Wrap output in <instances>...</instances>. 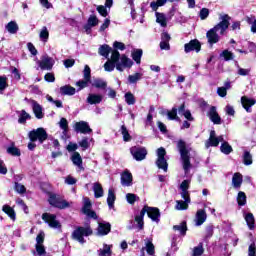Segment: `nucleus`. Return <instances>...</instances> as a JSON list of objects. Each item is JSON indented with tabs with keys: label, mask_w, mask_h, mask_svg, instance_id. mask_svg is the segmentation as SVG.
<instances>
[{
	"label": "nucleus",
	"mask_w": 256,
	"mask_h": 256,
	"mask_svg": "<svg viewBox=\"0 0 256 256\" xmlns=\"http://www.w3.org/2000/svg\"><path fill=\"white\" fill-rule=\"evenodd\" d=\"M139 197L133 193H128L126 194V201L127 203H129L130 205H134L135 201H138Z\"/></svg>",
	"instance_id": "6e6d98bb"
},
{
	"label": "nucleus",
	"mask_w": 256,
	"mask_h": 256,
	"mask_svg": "<svg viewBox=\"0 0 256 256\" xmlns=\"http://www.w3.org/2000/svg\"><path fill=\"white\" fill-rule=\"evenodd\" d=\"M111 231V224L99 223L98 224V235H108Z\"/></svg>",
	"instance_id": "c756f323"
},
{
	"label": "nucleus",
	"mask_w": 256,
	"mask_h": 256,
	"mask_svg": "<svg viewBox=\"0 0 256 256\" xmlns=\"http://www.w3.org/2000/svg\"><path fill=\"white\" fill-rule=\"evenodd\" d=\"M5 29L10 33V35H15L17 31H19V25L15 21H10L6 24Z\"/></svg>",
	"instance_id": "7c9ffc66"
},
{
	"label": "nucleus",
	"mask_w": 256,
	"mask_h": 256,
	"mask_svg": "<svg viewBox=\"0 0 256 256\" xmlns=\"http://www.w3.org/2000/svg\"><path fill=\"white\" fill-rule=\"evenodd\" d=\"M156 22L161 27H167V17L163 13L156 12Z\"/></svg>",
	"instance_id": "4c0bfd02"
},
{
	"label": "nucleus",
	"mask_w": 256,
	"mask_h": 256,
	"mask_svg": "<svg viewBox=\"0 0 256 256\" xmlns=\"http://www.w3.org/2000/svg\"><path fill=\"white\" fill-rule=\"evenodd\" d=\"M133 67V60H131L129 57L126 55L119 54L118 55V60L116 61V69L117 71H125V69H131Z\"/></svg>",
	"instance_id": "39448f33"
},
{
	"label": "nucleus",
	"mask_w": 256,
	"mask_h": 256,
	"mask_svg": "<svg viewBox=\"0 0 256 256\" xmlns=\"http://www.w3.org/2000/svg\"><path fill=\"white\" fill-rule=\"evenodd\" d=\"M37 65L40 67V69H42V71H51L53 69V65H55V59L47 54H44L41 57V60L37 61Z\"/></svg>",
	"instance_id": "423d86ee"
},
{
	"label": "nucleus",
	"mask_w": 256,
	"mask_h": 256,
	"mask_svg": "<svg viewBox=\"0 0 256 256\" xmlns=\"http://www.w3.org/2000/svg\"><path fill=\"white\" fill-rule=\"evenodd\" d=\"M27 119H29V114L26 113L25 110H22L18 119V123H25Z\"/></svg>",
	"instance_id": "69168bd1"
},
{
	"label": "nucleus",
	"mask_w": 256,
	"mask_h": 256,
	"mask_svg": "<svg viewBox=\"0 0 256 256\" xmlns=\"http://www.w3.org/2000/svg\"><path fill=\"white\" fill-rule=\"evenodd\" d=\"M42 220L51 227V229H60L61 228V222L57 220V216L55 214L51 213H44L42 214Z\"/></svg>",
	"instance_id": "1a4fd4ad"
},
{
	"label": "nucleus",
	"mask_w": 256,
	"mask_h": 256,
	"mask_svg": "<svg viewBox=\"0 0 256 256\" xmlns=\"http://www.w3.org/2000/svg\"><path fill=\"white\" fill-rule=\"evenodd\" d=\"M177 147L181 155V161H182V167L184 169V173L185 175H189L191 168L193 167L191 165V160L189 158V149H187V145L182 140L178 141Z\"/></svg>",
	"instance_id": "f257e3e1"
},
{
	"label": "nucleus",
	"mask_w": 256,
	"mask_h": 256,
	"mask_svg": "<svg viewBox=\"0 0 256 256\" xmlns=\"http://www.w3.org/2000/svg\"><path fill=\"white\" fill-rule=\"evenodd\" d=\"M220 57H223L224 61H231L233 60V52L229 50H224L221 54Z\"/></svg>",
	"instance_id": "4d7b16f0"
},
{
	"label": "nucleus",
	"mask_w": 256,
	"mask_h": 256,
	"mask_svg": "<svg viewBox=\"0 0 256 256\" xmlns=\"http://www.w3.org/2000/svg\"><path fill=\"white\" fill-rule=\"evenodd\" d=\"M173 229L174 231H179L181 235H185V233H187V223L182 222L179 225H175Z\"/></svg>",
	"instance_id": "09e8293b"
},
{
	"label": "nucleus",
	"mask_w": 256,
	"mask_h": 256,
	"mask_svg": "<svg viewBox=\"0 0 256 256\" xmlns=\"http://www.w3.org/2000/svg\"><path fill=\"white\" fill-rule=\"evenodd\" d=\"M124 99H125V103H127V105H135L136 103V99H135V95H133V93L131 92H127L124 95Z\"/></svg>",
	"instance_id": "49530a36"
},
{
	"label": "nucleus",
	"mask_w": 256,
	"mask_h": 256,
	"mask_svg": "<svg viewBox=\"0 0 256 256\" xmlns=\"http://www.w3.org/2000/svg\"><path fill=\"white\" fill-rule=\"evenodd\" d=\"M237 203L240 207H244V205H247V195L245 192L240 191L237 196Z\"/></svg>",
	"instance_id": "ea45409f"
},
{
	"label": "nucleus",
	"mask_w": 256,
	"mask_h": 256,
	"mask_svg": "<svg viewBox=\"0 0 256 256\" xmlns=\"http://www.w3.org/2000/svg\"><path fill=\"white\" fill-rule=\"evenodd\" d=\"M205 221H207V213L203 209L198 210L196 212V216L194 219V223H195L196 227H201V225H203V223H205Z\"/></svg>",
	"instance_id": "aec40b11"
},
{
	"label": "nucleus",
	"mask_w": 256,
	"mask_h": 256,
	"mask_svg": "<svg viewBox=\"0 0 256 256\" xmlns=\"http://www.w3.org/2000/svg\"><path fill=\"white\" fill-rule=\"evenodd\" d=\"M248 256H256V246L255 243L250 244L248 248Z\"/></svg>",
	"instance_id": "774afa93"
},
{
	"label": "nucleus",
	"mask_w": 256,
	"mask_h": 256,
	"mask_svg": "<svg viewBox=\"0 0 256 256\" xmlns=\"http://www.w3.org/2000/svg\"><path fill=\"white\" fill-rule=\"evenodd\" d=\"M146 252L148 255H155V246L151 241L146 242Z\"/></svg>",
	"instance_id": "bf43d9fd"
},
{
	"label": "nucleus",
	"mask_w": 256,
	"mask_h": 256,
	"mask_svg": "<svg viewBox=\"0 0 256 256\" xmlns=\"http://www.w3.org/2000/svg\"><path fill=\"white\" fill-rule=\"evenodd\" d=\"M144 217H145V211H143V210L140 211V215H136L135 221L138 225V229H143V225H144L143 218Z\"/></svg>",
	"instance_id": "8fccbe9b"
},
{
	"label": "nucleus",
	"mask_w": 256,
	"mask_h": 256,
	"mask_svg": "<svg viewBox=\"0 0 256 256\" xmlns=\"http://www.w3.org/2000/svg\"><path fill=\"white\" fill-rule=\"evenodd\" d=\"M50 205L53 207H57L58 209H67V207H71V204L66 200L61 199V197L51 194L48 199Z\"/></svg>",
	"instance_id": "6e6552de"
},
{
	"label": "nucleus",
	"mask_w": 256,
	"mask_h": 256,
	"mask_svg": "<svg viewBox=\"0 0 256 256\" xmlns=\"http://www.w3.org/2000/svg\"><path fill=\"white\" fill-rule=\"evenodd\" d=\"M141 57H143V50L137 49L132 52V59L139 65L141 63Z\"/></svg>",
	"instance_id": "a19ab883"
},
{
	"label": "nucleus",
	"mask_w": 256,
	"mask_h": 256,
	"mask_svg": "<svg viewBox=\"0 0 256 256\" xmlns=\"http://www.w3.org/2000/svg\"><path fill=\"white\" fill-rule=\"evenodd\" d=\"M209 118L215 125H221V117L217 113V108L211 107L209 111Z\"/></svg>",
	"instance_id": "a878e982"
},
{
	"label": "nucleus",
	"mask_w": 256,
	"mask_h": 256,
	"mask_svg": "<svg viewBox=\"0 0 256 256\" xmlns=\"http://www.w3.org/2000/svg\"><path fill=\"white\" fill-rule=\"evenodd\" d=\"M142 77H143V74L141 73H135V74L129 75L128 82L130 83V85H135L137 81H141Z\"/></svg>",
	"instance_id": "79ce46f5"
},
{
	"label": "nucleus",
	"mask_w": 256,
	"mask_h": 256,
	"mask_svg": "<svg viewBox=\"0 0 256 256\" xmlns=\"http://www.w3.org/2000/svg\"><path fill=\"white\" fill-rule=\"evenodd\" d=\"M91 200H89V198L85 197L83 199V214L87 215V217H91L92 219H97V214L91 210Z\"/></svg>",
	"instance_id": "2eb2a0df"
},
{
	"label": "nucleus",
	"mask_w": 256,
	"mask_h": 256,
	"mask_svg": "<svg viewBox=\"0 0 256 256\" xmlns=\"http://www.w3.org/2000/svg\"><path fill=\"white\" fill-rule=\"evenodd\" d=\"M219 20H220V23H218L212 29L218 35H225V31H227V29H229V21H231V18L227 14H220Z\"/></svg>",
	"instance_id": "7ed1b4c3"
},
{
	"label": "nucleus",
	"mask_w": 256,
	"mask_h": 256,
	"mask_svg": "<svg viewBox=\"0 0 256 256\" xmlns=\"http://www.w3.org/2000/svg\"><path fill=\"white\" fill-rule=\"evenodd\" d=\"M93 191H94V197L96 199L103 197V195L105 194L103 191V186H101L99 182H96L93 184Z\"/></svg>",
	"instance_id": "473e14b6"
},
{
	"label": "nucleus",
	"mask_w": 256,
	"mask_h": 256,
	"mask_svg": "<svg viewBox=\"0 0 256 256\" xmlns=\"http://www.w3.org/2000/svg\"><path fill=\"white\" fill-rule=\"evenodd\" d=\"M90 235H93V230L91 229V227H78L73 231L72 239L78 241V243H81L83 245V243H85L84 237H89Z\"/></svg>",
	"instance_id": "f03ea898"
},
{
	"label": "nucleus",
	"mask_w": 256,
	"mask_h": 256,
	"mask_svg": "<svg viewBox=\"0 0 256 256\" xmlns=\"http://www.w3.org/2000/svg\"><path fill=\"white\" fill-rule=\"evenodd\" d=\"M241 185H243V175L237 172L232 177V186L234 187V189H240Z\"/></svg>",
	"instance_id": "bb28decb"
},
{
	"label": "nucleus",
	"mask_w": 256,
	"mask_h": 256,
	"mask_svg": "<svg viewBox=\"0 0 256 256\" xmlns=\"http://www.w3.org/2000/svg\"><path fill=\"white\" fill-rule=\"evenodd\" d=\"M39 39L43 43H47L49 41V29H47V26H43L39 33Z\"/></svg>",
	"instance_id": "c9c22d12"
},
{
	"label": "nucleus",
	"mask_w": 256,
	"mask_h": 256,
	"mask_svg": "<svg viewBox=\"0 0 256 256\" xmlns=\"http://www.w3.org/2000/svg\"><path fill=\"white\" fill-rule=\"evenodd\" d=\"M75 88L73 86L65 85L60 87L61 95H75Z\"/></svg>",
	"instance_id": "e433bc0d"
},
{
	"label": "nucleus",
	"mask_w": 256,
	"mask_h": 256,
	"mask_svg": "<svg viewBox=\"0 0 256 256\" xmlns=\"http://www.w3.org/2000/svg\"><path fill=\"white\" fill-rule=\"evenodd\" d=\"M59 127L62 129L63 134L66 135L67 131H69V122L65 118H61L59 121Z\"/></svg>",
	"instance_id": "3c124183"
},
{
	"label": "nucleus",
	"mask_w": 256,
	"mask_h": 256,
	"mask_svg": "<svg viewBox=\"0 0 256 256\" xmlns=\"http://www.w3.org/2000/svg\"><path fill=\"white\" fill-rule=\"evenodd\" d=\"M121 135L123 136V141L129 142L131 141V134H129V130H127V127L125 125H122L120 128Z\"/></svg>",
	"instance_id": "de8ad7c7"
},
{
	"label": "nucleus",
	"mask_w": 256,
	"mask_h": 256,
	"mask_svg": "<svg viewBox=\"0 0 256 256\" xmlns=\"http://www.w3.org/2000/svg\"><path fill=\"white\" fill-rule=\"evenodd\" d=\"M209 17V9L207 8H203L201 11H200V19L202 21H205V19H207Z\"/></svg>",
	"instance_id": "338daca9"
},
{
	"label": "nucleus",
	"mask_w": 256,
	"mask_h": 256,
	"mask_svg": "<svg viewBox=\"0 0 256 256\" xmlns=\"http://www.w3.org/2000/svg\"><path fill=\"white\" fill-rule=\"evenodd\" d=\"M223 141H224L223 136L216 137L215 130H212L210 132V137L205 145H206L207 149H209V147H217L219 145V143H221Z\"/></svg>",
	"instance_id": "dca6fc26"
},
{
	"label": "nucleus",
	"mask_w": 256,
	"mask_h": 256,
	"mask_svg": "<svg viewBox=\"0 0 256 256\" xmlns=\"http://www.w3.org/2000/svg\"><path fill=\"white\" fill-rule=\"evenodd\" d=\"M109 53H111V47H109V45L107 44H104L102 46H100L99 48V54L102 56V57H109Z\"/></svg>",
	"instance_id": "37998d69"
},
{
	"label": "nucleus",
	"mask_w": 256,
	"mask_h": 256,
	"mask_svg": "<svg viewBox=\"0 0 256 256\" xmlns=\"http://www.w3.org/2000/svg\"><path fill=\"white\" fill-rule=\"evenodd\" d=\"M88 25L89 27H95L99 25V19H97V16H90L88 19Z\"/></svg>",
	"instance_id": "680f3d73"
},
{
	"label": "nucleus",
	"mask_w": 256,
	"mask_h": 256,
	"mask_svg": "<svg viewBox=\"0 0 256 256\" xmlns=\"http://www.w3.org/2000/svg\"><path fill=\"white\" fill-rule=\"evenodd\" d=\"M206 37L208 39L209 45H215V43H219L221 39L219 34L216 33L212 28L206 33Z\"/></svg>",
	"instance_id": "5701e85b"
},
{
	"label": "nucleus",
	"mask_w": 256,
	"mask_h": 256,
	"mask_svg": "<svg viewBox=\"0 0 256 256\" xmlns=\"http://www.w3.org/2000/svg\"><path fill=\"white\" fill-rule=\"evenodd\" d=\"M156 155V166L158 167V169H162L164 173H167V169L169 167L167 159L165 158V155H167V151H165V148L160 147L156 150Z\"/></svg>",
	"instance_id": "20e7f679"
},
{
	"label": "nucleus",
	"mask_w": 256,
	"mask_h": 256,
	"mask_svg": "<svg viewBox=\"0 0 256 256\" xmlns=\"http://www.w3.org/2000/svg\"><path fill=\"white\" fill-rule=\"evenodd\" d=\"M167 117L170 119V121H179V118L177 117V108H172L171 111L167 112Z\"/></svg>",
	"instance_id": "5fc2aeb1"
},
{
	"label": "nucleus",
	"mask_w": 256,
	"mask_h": 256,
	"mask_svg": "<svg viewBox=\"0 0 256 256\" xmlns=\"http://www.w3.org/2000/svg\"><path fill=\"white\" fill-rule=\"evenodd\" d=\"M115 190H113V188H109L108 190V197H107V203H108V207L109 209H113V207H115Z\"/></svg>",
	"instance_id": "2f4dec72"
},
{
	"label": "nucleus",
	"mask_w": 256,
	"mask_h": 256,
	"mask_svg": "<svg viewBox=\"0 0 256 256\" xmlns=\"http://www.w3.org/2000/svg\"><path fill=\"white\" fill-rule=\"evenodd\" d=\"M83 77V80H79L78 82H76V87H79L78 91L85 89V87H88L89 83H91V68L89 67V65H86L84 67Z\"/></svg>",
	"instance_id": "0eeeda50"
},
{
	"label": "nucleus",
	"mask_w": 256,
	"mask_h": 256,
	"mask_svg": "<svg viewBox=\"0 0 256 256\" xmlns=\"http://www.w3.org/2000/svg\"><path fill=\"white\" fill-rule=\"evenodd\" d=\"M246 21L249 25H251V32L256 33V19H255V17H248Z\"/></svg>",
	"instance_id": "052dcab7"
},
{
	"label": "nucleus",
	"mask_w": 256,
	"mask_h": 256,
	"mask_svg": "<svg viewBox=\"0 0 256 256\" xmlns=\"http://www.w3.org/2000/svg\"><path fill=\"white\" fill-rule=\"evenodd\" d=\"M111 245L104 244L103 248L98 251L99 256H111Z\"/></svg>",
	"instance_id": "c03bdc74"
},
{
	"label": "nucleus",
	"mask_w": 256,
	"mask_h": 256,
	"mask_svg": "<svg viewBox=\"0 0 256 256\" xmlns=\"http://www.w3.org/2000/svg\"><path fill=\"white\" fill-rule=\"evenodd\" d=\"M184 200H176V211H187L189 203H191V196L182 197Z\"/></svg>",
	"instance_id": "f3484780"
},
{
	"label": "nucleus",
	"mask_w": 256,
	"mask_h": 256,
	"mask_svg": "<svg viewBox=\"0 0 256 256\" xmlns=\"http://www.w3.org/2000/svg\"><path fill=\"white\" fill-rule=\"evenodd\" d=\"M244 219L249 229H255V216H253V213H244Z\"/></svg>",
	"instance_id": "72a5a7b5"
},
{
	"label": "nucleus",
	"mask_w": 256,
	"mask_h": 256,
	"mask_svg": "<svg viewBox=\"0 0 256 256\" xmlns=\"http://www.w3.org/2000/svg\"><path fill=\"white\" fill-rule=\"evenodd\" d=\"M2 211L8 215V217L11 219V221H15L17 219V214L15 213V209L9 205H4L2 207Z\"/></svg>",
	"instance_id": "c85d7f7f"
},
{
	"label": "nucleus",
	"mask_w": 256,
	"mask_h": 256,
	"mask_svg": "<svg viewBox=\"0 0 256 256\" xmlns=\"http://www.w3.org/2000/svg\"><path fill=\"white\" fill-rule=\"evenodd\" d=\"M74 131H76V133H82L83 135L93 132L91 127H89V123L85 121L76 122L74 124Z\"/></svg>",
	"instance_id": "4468645a"
},
{
	"label": "nucleus",
	"mask_w": 256,
	"mask_h": 256,
	"mask_svg": "<svg viewBox=\"0 0 256 256\" xmlns=\"http://www.w3.org/2000/svg\"><path fill=\"white\" fill-rule=\"evenodd\" d=\"M184 51L185 53H191V51L199 53V51H201V44L197 40H192L184 45Z\"/></svg>",
	"instance_id": "6ab92c4d"
},
{
	"label": "nucleus",
	"mask_w": 256,
	"mask_h": 256,
	"mask_svg": "<svg viewBox=\"0 0 256 256\" xmlns=\"http://www.w3.org/2000/svg\"><path fill=\"white\" fill-rule=\"evenodd\" d=\"M242 107L247 111V113H251V107L255 105L256 100L253 98H249L247 96H243L241 98Z\"/></svg>",
	"instance_id": "4be33fe9"
},
{
	"label": "nucleus",
	"mask_w": 256,
	"mask_h": 256,
	"mask_svg": "<svg viewBox=\"0 0 256 256\" xmlns=\"http://www.w3.org/2000/svg\"><path fill=\"white\" fill-rule=\"evenodd\" d=\"M7 153H9V155H13L14 157H19L21 155V151L15 146L8 147Z\"/></svg>",
	"instance_id": "864d4df0"
},
{
	"label": "nucleus",
	"mask_w": 256,
	"mask_h": 256,
	"mask_svg": "<svg viewBox=\"0 0 256 256\" xmlns=\"http://www.w3.org/2000/svg\"><path fill=\"white\" fill-rule=\"evenodd\" d=\"M168 0H156L154 2H151L150 7L152 8L153 11H157L159 7H163L165 3H167Z\"/></svg>",
	"instance_id": "603ef678"
},
{
	"label": "nucleus",
	"mask_w": 256,
	"mask_h": 256,
	"mask_svg": "<svg viewBox=\"0 0 256 256\" xmlns=\"http://www.w3.org/2000/svg\"><path fill=\"white\" fill-rule=\"evenodd\" d=\"M203 245H198L193 248L192 256H201L204 253Z\"/></svg>",
	"instance_id": "13d9d810"
},
{
	"label": "nucleus",
	"mask_w": 256,
	"mask_h": 256,
	"mask_svg": "<svg viewBox=\"0 0 256 256\" xmlns=\"http://www.w3.org/2000/svg\"><path fill=\"white\" fill-rule=\"evenodd\" d=\"M103 101V96L100 94H89L87 97V103L89 105H97Z\"/></svg>",
	"instance_id": "cd10ccee"
},
{
	"label": "nucleus",
	"mask_w": 256,
	"mask_h": 256,
	"mask_svg": "<svg viewBox=\"0 0 256 256\" xmlns=\"http://www.w3.org/2000/svg\"><path fill=\"white\" fill-rule=\"evenodd\" d=\"M130 153L135 161H143L147 157V149L145 147L134 146L130 148Z\"/></svg>",
	"instance_id": "f8f14e48"
},
{
	"label": "nucleus",
	"mask_w": 256,
	"mask_h": 256,
	"mask_svg": "<svg viewBox=\"0 0 256 256\" xmlns=\"http://www.w3.org/2000/svg\"><path fill=\"white\" fill-rule=\"evenodd\" d=\"M29 137L31 141H39V143H43V141L47 140V131L44 128H38L29 133Z\"/></svg>",
	"instance_id": "9d476101"
},
{
	"label": "nucleus",
	"mask_w": 256,
	"mask_h": 256,
	"mask_svg": "<svg viewBox=\"0 0 256 256\" xmlns=\"http://www.w3.org/2000/svg\"><path fill=\"white\" fill-rule=\"evenodd\" d=\"M220 151L224 153V155H229L230 153H233V147H231L229 143L223 142L221 144Z\"/></svg>",
	"instance_id": "a18cd8bd"
},
{
	"label": "nucleus",
	"mask_w": 256,
	"mask_h": 256,
	"mask_svg": "<svg viewBox=\"0 0 256 256\" xmlns=\"http://www.w3.org/2000/svg\"><path fill=\"white\" fill-rule=\"evenodd\" d=\"M8 87L7 85V77L0 76V93H3V90Z\"/></svg>",
	"instance_id": "e2e57ef3"
},
{
	"label": "nucleus",
	"mask_w": 256,
	"mask_h": 256,
	"mask_svg": "<svg viewBox=\"0 0 256 256\" xmlns=\"http://www.w3.org/2000/svg\"><path fill=\"white\" fill-rule=\"evenodd\" d=\"M31 106L36 119H43V117H45V114H43V107H41V105L37 103V101L32 100Z\"/></svg>",
	"instance_id": "412c9836"
},
{
	"label": "nucleus",
	"mask_w": 256,
	"mask_h": 256,
	"mask_svg": "<svg viewBox=\"0 0 256 256\" xmlns=\"http://www.w3.org/2000/svg\"><path fill=\"white\" fill-rule=\"evenodd\" d=\"M97 11L102 17H107V15H109V13L107 12V6H97Z\"/></svg>",
	"instance_id": "0e129e2a"
},
{
	"label": "nucleus",
	"mask_w": 256,
	"mask_h": 256,
	"mask_svg": "<svg viewBox=\"0 0 256 256\" xmlns=\"http://www.w3.org/2000/svg\"><path fill=\"white\" fill-rule=\"evenodd\" d=\"M92 87H96L97 89H105L107 87V82L103 81V79L95 78L92 82Z\"/></svg>",
	"instance_id": "58836bf2"
},
{
	"label": "nucleus",
	"mask_w": 256,
	"mask_h": 256,
	"mask_svg": "<svg viewBox=\"0 0 256 256\" xmlns=\"http://www.w3.org/2000/svg\"><path fill=\"white\" fill-rule=\"evenodd\" d=\"M121 185L123 187H131L133 185V174L129 170H125L121 174Z\"/></svg>",
	"instance_id": "a211bd4d"
},
{
	"label": "nucleus",
	"mask_w": 256,
	"mask_h": 256,
	"mask_svg": "<svg viewBox=\"0 0 256 256\" xmlns=\"http://www.w3.org/2000/svg\"><path fill=\"white\" fill-rule=\"evenodd\" d=\"M119 59V51L113 50L111 54V58L107 60L104 64V70L111 73V71L115 70L116 63Z\"/></svg>",
	"instance_id": "9b49d317"
},
{
	"label": "nucleus",
	"mask_w": 256,
	"mask_h": 256,
	"mask_svg": "<svg viewBox=\"0 0 256 256\" xmlns=\"http://www.w3.org/2000/svg\"><path fill=\"white\" fill-rule=\"evenodd\" d=\"M142 211H144V215L145 213H147L148 217L152 219V221L159 223V218L161 217V213L159 212L158 208L144 206Z\"/></svg>",
	"instance_id": "ddd939ff"
},
{
	"label": "nucleus",
	"mask_w": 256,
	"mask_h": 256,
	"mask_svg": "<svg viewBox=\"0 0 256 256\" xmlns=\"http://www.w3.org/2000/svg\"><path fill=\"white\" fill-rule=\"evenodd\" d=\"M191 185V180H184L180 184V195L181 197H190L189 186Z\"/></svg>",
	"instance_id": "b1692460"
},
{
	"label": "nucleus",
	"mask_w": 256,
	"mask_h": 256,
	"mask_svg": "<svg viewBox=\"0 0 256 256\" xmlns=\"http://www.w3.org/2000/svg\"><path fill=\"white\" fill-rule=\"evenodd\" d=\"M71 161L73 165L78 167L80 171H83V159L81 158V154H79V152H74L72 154Z\"/></svg>",
	"instance_id": "393cba45"
},
{
	"label": "nucleus",
	"mask_w": 256,
	"mask_h": 256,
	"mask_svg": "<svg viewBox=\"0 0 256 256\" xmlns=\"http://www.w3.org/2000/svg\"><path fill=\"white\" fill-rule=\"evenodd\" d=\"M242 161L246 166L253 165V155L248 150H244Z\"/></svg>",
	"instance_id": "f704fd0d"
}]
</instances>
